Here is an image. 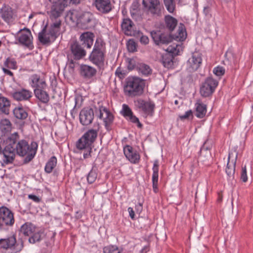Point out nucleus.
<instances>
[{"label": "nucleus", "instance_id": "obj_5", "mask_svg": "<svg viewBox=\"0 0 253 253\" xmlns=\"http://www.w3.org/2000/svg\"><path fill=\"white\" fill-rule=\"evenodd\" d=\"M145 85L144 80L136 77H129L126 80L124 91L130 97L140 96L144 92Z\"/></svg>", "mask_w": 253, "mask_h": 253}, {"label": "nucleus", "instance_id": "obj_13", "mask_svg": "<svg viewBox=\"0 0 253 253\" xmlns=\"http://www.w3.org/2000/svg\"><path fill=\"white\" fill-rule=\"evenodd\" d=\"M135 107L141 110L147 116H152L155 108V104L151 101H146L141 98L134 101Z\"/></svg>", "mask_w": 253, "mask_h": 253}, {"label": "nucleus", "instance_id": "obj_52", "mask_svg": "<svg viewBox=\"0 0 253 253\" xmlns=\"http://www.w3.org/2000/svg\"><path fill=\"white\" fill-rule=\"evenodd\" d=\"M190 117H191L192 118L193 117V112L191 110L186 111L183 115L180 116L179 118L182 120L189 119Z\"/></svg>", "mask_w": 253, "mask_h": 253}, {"label": "nucleus", "instance_id": "obj_57", "mask_svg": "<svg viewBox=\"0 0 253 253\" xmlns=\"http://www.w3.org/2000/svg\"><path fill=\"white\" fill-rule=\"evenodd\" d=\"M2 71L5 75H8L10 77H13L14 75L13 73L9 70L6 69L5 68H2Z\"/></svg>", "mask_w": 253, "mask_h": 253}, {"label": "nucleus", "instance_id": "obj_16", "mask_svg": "<svg viewBox=\"0 0 253 253\" xmlns=\"http://www.w3.org/2000/svg\"><path fill=\"white\" fill-rule=\"evenodd\" d=\"M94 116V111L92 108H84L80 113V122L82 125L87 126L92 123Z\"/></svg>", "mask_w": 253, "mask_h": 253}, {"label": "nucleus", "instance_id": "obj_34", "mask_svg": "<svg viewBox=\"0 0 253 253\" xmlns=\"http://www.w3.org/2000/svg\"><path fill=\"white\" fill-rule=\"evenodd\" d=\"M57 165V159L55 156H52L46 163L44 170L47 173H51Z\"/></svg>", "mask_w": 253, "mask_h": 253}, {"label": "nucleus", "instance_id": "obj_44", "mask_svg": "<svg viewBox=\"0 0 253 253\" xmlns=\"http://www.w3.org/2000/svg\"><path fill=\"white\" fill-rule=\"evenodd\" d=\"M122 112L123 116L127 119L133 114L130 108L126 104L123 105V109Z\"/></svg>", "mask_w": 253, "mask_h": 253}, {"label": "nucleus", "instance_id": "obj_54", "mask_svg": "<svg viewBox=\"0 0 253 253\" xmlns=\"http://www.w3.org/2000/svg\"><path fill=\"white\" fill-rule=\"evenodd\" d=\"M81 0H63V2H64L66 6H67L68 5L71 4H79L81 2Z\"/></svg>", "mask_w": 253, "mask_h": 253}, {"label": "nucleus", "instance_id": "obj_48", "mask_svg": "<svg viewBox=\"0 0 253 253\" xmlns=\"http://www.w3.org/2000/svg\"><path fill=\"white\" fill-rule=\"evenodd\" d=\"M123 150L126 157H129V154L135 151L133 148L129 145H126L124 146Z\"/></svg>", "mask_w": 253, "mask_h": 253}, {"label": "nucleus", "instance_id": "obj_29", "mask_svg": "<svg viewBox=\"0 0 253 253\" xmlns=\"http://www.w3.org/2000/svg\"><path fill=\"white\" fill-rule=\"evenodd\" d=\"M13 114L14 117L19 120H25L28 116L26 110L22 106L16 107L13 110Z\"/></svg>", "mask_w": 253, "mask_h": 253}, {"label": "nucleus", "instance_id": "obj_6", "mask_svg": "<svg viewBox=\"0 0 253 253\" xmlns=\"http://www.w3.org/2000/svg\"><path fill=\"white\" fill-rule=\"evenodd\" d=\"M106 52L105 43L101 40L97 39L88 59L91 63L101 69L104 64Z\"/></svg>", "mask_w": 253, "mask_h": 253}, {"label": "nucleus", "instance_id": "obj_39", "mask_svg": "<svg viewBox=\"0 0 253 253\" xmlns=\"http://www.w3.org/2000/svg\"><path fill=\"white\" fill-rule=\"evenodd\" d=\"M4 65L11 69L15 70L17 68V62L15 59L8 57L4 62Z\"/></svg>", "mask_w": 253, "mask_h": 253}, {"label": "nucleus", "instance_id": "obj_64", "mask_svg": "<svg viewBox=\"0 0 253 253\" xmlns=\"http://www.w3.org/2000/svg\"><path fill=\"white\" fill-rule=\"evenodd\" d=\"M136 207L138 208V210L141 211L142 209V205L139 203L138 205L136 206Z\"/></svg>", "mask_w": 253, "mask_h": 253}, {"label": "nucleus", "instance_id": "obj_3", "mask_svg": "<svg viewBox=\"0 0 253 253\" xmlns=\"http://www.w3.org/2000/svg\"><path fill=\"white\" fill-rule=\"evenodd\" d=\"M186 31L184 25L180 23L178 26L176 34L171 35L160 31H153L151 36L155 44L158 46L167 45L173 40L177 41H183L186 38Z\"/></svg>", "mask_w": 253, "mask_h": 253}, {"label": "nucleus", "instance_id": "obj_50", "mask_svg": "<svg viewBox=\"0 0 253 253\" xmlns=\"http://www.w3.org/2000/svg\"><path fill=\"white\" fill-rule=\"evenodd\" d=\"M115 74L120 79H124L126 76V72L124 70H122L120 67H118L117 69Z\"/></svg>", "mask_w": 253, "mask_h": 253}, {"label": "nucleus", "instance_id": "obj_49", "mask_svg": "<svg viewBox=\"0 0 253 253\" xmlns=\"http://www.w3.org/2000/svg\"><path fill=\"white\" fill-rule=\"evenodd\" d=\"M241 180L244 182H246L248 180L247 169H246V166L242 167V171H241Z\"/></svg>", "mask_w": 253, "mask_h": 253}, {"label": "nucleus", "instance_id": "obj_25", "mask_svg": "<svg viewBox=\"0 0 253 253\" xmlns=\"http://www.w3.org/2000/svg\"><path fill=\"white\" fill-rule=\"evenodd\" d=\"M202 58L199 53H193L191 58L188 60V64L191 71H195L197 70L202 63Z\"/></svg>", "mask_w": 253, "mask_h": 253}, {"label": "nucleus", "instance_id": "obj_43", "mask_svg": "<svg viewBox=\"0 0 253 253\" xmlns=\"http://www.w3.org/2000/svg\"><path fill=\"white\" fill-rule=\"evenodd\" d=\"M158 174H152V186L153 191L157 193H158L159 189L158 187Z\"/></svg>", "mask_w": 253, "mask_h": 253}, {"label": "nucleus", "instance_id": "obj_4", "mask_svg": "<svg viewBox=\"0 0 253 253\" xmlns=\"http://www.w3.org/2000/svg\"><path fill=\"white\" fill-rule=\"evenodd\" d=\"M94 35L90 32H86L82 34L80 37L81 43L75 42L71 45V51L73 54V59L80 60L86 55L84 49L85 47L90 48L93 44Z\"/></svg>", "mask_w": 253, "mask_h": 253}, {"label": "nucleus", "instance_id": "obj_27", "mask_svg": "<svg viewBox=\"0 0 253 253\" xmlns=\"http://www.w3.org/2000/svg\"><path fill=\"white\" fill-rule=\"evenodd\" d=\"M1 17L4 21L10 23L13 20V12L9 6H4L0 9Z\"/></svg>", "mask_w": 253, "mask_h": 253}, {"label": "nucleus", "instance_id": "obj_23", "mask_svg": "<svg viewBox=\"0 0 253 253\" xmlns=\"http://www.w3.org/2000/svg\"><path fill=\"white\" fill-rule=\"evenodd\" d=\"M99 129V124L96 123L93 125V128L88 129L83 136L92 145L96 139Z\"/></svg>", "mask_w": 253, "mask_h": 253}, {"label": "nucleus", "instance_id": "obj_46", "mask_svg": "<svg viewBox=\"0 0 253 253\" xmlns=\"http://www.w3.org/2000/svg\"><path fill=\"white\" fill-rule=\"evenodd\" d=\"M127 119H128L131 122L137 124V126L139 128H141L142 127V125L140 123L139 121L138 118H137L135 116L132 114L130 117H129Z\"/></svg>", "mask_w": 253, "mask_h": 253}, {"label": "nucleus", "instance_id": "obj_32", "mask_svg": "<svg viewBox=\"0 0 253 253\" xmlns=\"http://www.w3.org/2000/svg\"><path fill=\"white\" fill-rule=\"evenodd\" d=\"M8 136L5 138L0 137V155H3V161L7 159V153H6L5 150L8 146Z\"/></svg>", "mask_w": 253, "mask_h": 253}, {"label": "nucleus", "instance_id": "obj_58", "mask_svg": "<svg viewBox=\"0 0 253 253\" xmlns=\"http://www.w3.org/2000/svg\"><path fill=\"white\" fill-rule=\"evenodd\" d=\"M127 210H128L129 216L131 217V218L132 219H134L135 213H134V211L133 209L132 208H131V207H129L128 208Z\"/></svg>", "mask_w": 253, "mask_h": 253}, {"label": "nucleus", "instance_id": "obj_26", "mask_svg": "<svg viewBox=\"0 0 253 253\" xmlns=\"http://www.w3.org/2000/svg\"><path fill=\"white\" fill-rule=\"evenodd\" d=\"M46 89L36 88L34 89L35 97L42 103L47 104L49 101V95Z\"/></svg>", "mask_w": 253, "mask_h": 253}, {"label": "nucleus", "instance_id": "obj_2", "mask_svg": "<svg viewBox=\"0 0 253 253\" xmlns=\"http://www.w3.org/2000/svg\"><path fill=\"white\" fill-rule=\"evenodd\" d=\"M52 3L50 11V17L55 19L47 29V24L45 25L38 34V40L43 45L48 44L53 42L60 35L61 21L57 19L60 17L66 6L64 2L62 3L58 0L50 1Z\"/></svg>", "mask_w": 253, "mask_h": 253}, {"label": "nucleus", "instance_id": "obj_15", "mask_svg": "<svg viewBox=\"0 0 253 253\" xmlns=\"http://www.w3.org/2000/svg\"><path fill=\"white\" fill-rule=\"evenodd\" d=\"M10 96L17 101H29L33 96L31 91L26 88H20L10 93Z\"/></svg>", "mask_w": 253, "mask_h": 253}, {"label": "nucleus", "instance_id": "obj_53", "mask_svg": "<svg viewBox=\"0 0 253 253\" xmlns=\"http://www.w3.org/2000/svg\"><path fill=\"white\" fill-rule=\"evenodd\" d=\"M159 161L156 160L154 161L153 167V174H158L159 172Z\"/></svg>", "mask_w": 253, "mask_h": 253}, {"label": "nucleus", "instance_id": "obj_36", "mask_svg": "<svg viewBox=\"0 0 253 253\" xmlns=\"http://www.w3.org/2000/svg\"><path fill=\"white\" fill-rule=\"evenodd\" d=\"M103 253H121L123 250L116 245H109L103 249Z\"/></svg>", "mask_w": 253, "mask_h": 253}, {"label": "nucleus", "instance_id": "obj_41", "mask_svg": "<svg viewBox=\"0 0 253 253\" xmlns=\"http://www.w3.org/2000/svg\"><path fill=\"white\" fill-rule=\"evenodd\" d=\"M97 173L96 170L92 169L87 176V180L89 184L93 183L97 178Z\"/></svg>", "mask_w": 253, "mask_h": 253}, {"label": "nucleus", "instance_id": "obj_60", "mask_svg": "<svg viewBox=\"0 0 253 253\" xmlns=\"http://www.w3.org/2000/svg\"><path fill=\"white\" fill-rule=\"evenodd\" d=\"M149 246H145L141 250V253H146L149 251Z\"/></svg>", "mask_w": 253, "mask_h": 253}, {"label": "nucleus", "instance_id": "obj_51", "mask_svg": "<svg viewBox=\"0 0 253 253\" xmlns=\"http://www.w3.org/2000/svg\"><path fill=\"white\" fill-rule=\"evenodd\" d=\"M177 45H176L175 46L172 45L169 46L167 49V51L172 54H177L178 50H177Z\"/></svg>", "mask_w": 253, "mask_h": 253}, {"label": "nucleus", "instance_id": "obj_59", "mask_svg": "<svg viewBox=\"0 0 253 253\" xmlns=\"http://www.w3.org/2000/svg\"><path fill=\"white\" fill-rule=\"evenodd\" d=\"M211 10V7L209 6H207L204 7L203 11H204V14L206 16H208V15L210 14Z\"/></svg>", "mask_w": 253, "mask_h": 253}, {"label": "nucleus", "instance_id": "obj_28", "mask_svg": "<svg viewBox=\"0 0 253 253\" xmlns=\"http://www.w3.org/2000/svg\"><path fill=\"white\" fill-rule=\"evenodd\" d=\"M165 24L166 28L172 32L177 25V20L172 16L167 15L165 17Z\"/></svg>", "mask_w": 253, "mask_h": 253}, {"label": "nucleus", "instance_id": "obj_63", "mask_svg": "<svg viewBox=\"0 0 253 253\" xmlns=\"http://www.w3.org/2000/svg\"><path fill=\"white\" fill-rule=\"evenodd\" d=\"M68 60L70 62V66L71 67V65H72L73 66L74 65V60L73 59H71L70 60L69 59V58L68 57Z\"/></svg>", "mask_w": 253, "mask_h": 253}, {"label": "nucleus", "instance_id": "obj_33", "mask_svg": "<svg viewBox=\"0 0 253 253\" xmlns=\"http://www.w3.org/2000/svg\"><path fill=\"white\" fill-rule=\"evenodd\" d=\"M136 70L145 76H147L152 73V69L150 66L142 63L137 64Z\"/></svg>", "mask_w": 253, "mask_h": 253}, {"label": "nucleus", "instance_id": "obj_20", "mask_svg": "<svg viewBox=\"0 0 253 253\" xmlns=\"http://www.w3.org/2000/svg\"><path fill=\"white\" fill-rule=\"evenodd\" d=\"M99 111V118L103 120L105 127L108 129L109 126L113 122L114 116L106 107L100 106Z\"/></svg>", "mask_w": 253, "mask_h": 253}, {"label": "nucleus", "instance_id": "obj_35", "mask_svg": "<svg viewBox=\"0 0 253 253\" xmlns=\"http://www.w3.org/2000/svg\"><path fill=\"white\" fill-rule=\"evenodd\" d=\"M11 125L9 120L3 119L0 122V129L3 133H6L11 130Z\"/></svg>", "mask_w": 253, "mask_h": 253}, {"label": "nucleus", "instance_id": "obj_9", "mask_svg": "<svg viewBox=\"0 0 253 253\" xmlns=\"http://www.w3.org/2000/svg\"><path fill=\"white\" fill-rule=\"evenodd\" d=\"M143 7L147 9L148 14L153 17H160L164 10L163 5L159 0H150L146 3H142Z\"/></svg>", "mask_w": 253, "mask_h": 253}, {"label": "nucleus", "instance_id": "obj_11", "mask_svg": "<svg viewBox=\"0 0 253 253\" xmlns=\"http://www.w3.org/2000/svg\"><path fill=\"white\" fill-rule=\"evenodd\" d=\"M218 85V82L211 77L207 78L200 87V94L204 97L211 96Z\"/></svg>", "mask_w": 253, "mask_h": 253}, {"label": "nucleus", "instance_id": "obj_24", "mask_svg": "<svg viewBox=\"0 0 253 253\" xmlns=\"http://www.w3.org/2000/svg\"><path fill=\"white\" fill-rule=\"evenodd\" d=\"M134 24L128 18H124L121 23L122 30L126 35L132 36L134 34Z\"/></svg>", "mask_w": 253, "mask_h": 253}, {"label": "nucleus", "instance_id": "obj_8", "mask_svg": "<svg viewBox=\"0 0 253 253\" xmlns=\"http://www.w3.org/2000/svg\"><path fill=\"white\" fill-rule=\"evenodd\" d=\"M23 247V241L21 240L17 241L14 235L6 238L0 239V248L3 249H10L15 253H17L20 252Z\"/></svg>", "mask_w": 253, "mask_h": 253}, {"label": "nucleus", "instance_id": "obj_37", "mask_svg": "<svg viewBox=\"0 0 253 253\" xmlns=\"http://www.w3.org/2000/svg\"><path fill=\"white\" fill-rule=\"evenodd\" d=\"M162 63L165 67L170 68L173 65L172 57L169 54L163 56Z\"/></svg>", "mask_w": 253, "mask_h": 253}, {"label": "nucleus", "instance_id": "obj_38", "mask_svg": "<svg viewBox=\"0 0 253 253\" xmlns=\"http://www.w3.org/2000/svg\"><path fill=\"white\" fill-rule=\"evenodd\" d=\"M126 157L130 163L134 164H138L140 160V155L136 150L130 153L129 157Z\"/></svg>", "mask_w": 253, "mask_h": 253}, {"label": "nucleus", "instance_id": "obj_18", "mask_svg": "<svg viewBox=\"0 0 253 253\" xmlns=\"http://www.w3.org/2000/svg\"><path fill=\"white\" fill-rule=\"evenodd\" d=\"M19 34L18 37L19 42L22 45L27 47H30L32 45V35L29 29L25 28L19 31Z\"/></svg>", "mask_w": 253, "mask_h": 253}, {"label": "nucleus", "instance_id": "obj_40", "mask_svg": "<svg viewBox=\"0 0 253 253\" xmlns=\"http://www.w3.org/2000/svg\"><path fill=\"white\" fill-rule=\"evenodd\" d=\"M164 3L167 10L169 13H173L175 9L174 0H164Z\"/></svg>", "mask_w": 253, "mask_h": 253}, {"label": "nucleus", "instance_id": "obj_42", "mask_svg": "<svg viewBox=\"0 0 253 253\" xmlns=\"http://www.w3.org/2000/svg\"><path fill=\"white\" fill-rule=\"evenodd\" d=\"M126 45L127 50L130 52H134L137 50V44L133 40H129Z\"/></svg>", "mask_w": 253, "mask_h": 253}, {"label": "nucleus", "instance_id": "obj_1", "mask_svg": "<svg viewBox=\"0 0 253 253\" xmlns=\"http://www.w3.org/2000/svg\"><path fill=\"white\" fill-rule=\"evenodd\" d=\"M8 146L5 150L7 153V159L4 160L6 164L13 163L16 154L20 157H24L23 163H29L35 157L38 144L35 141H32L29 144L28 141L20 139L18 132H14L8 136Z\"/></svg>", "mask_w": 253, "mask_h": 253}, {"label": "nucleus", "instance_id": "obj_47", "mask_svg": "<svg viewBox=\"0 0 253 253\" xmlns=\"http://www.w3.org/2000/svg\"><path fill=\"white\" fill-rule=\"evenodd\" d=\"M137 64L136 61L133 59H127V68L129 70H132L134 69H136Z\"/></svg>", "mask_w": 253, "mask_h": 253}, {"label": "nucleus", "instance_id": "obj_61", "mask_svg": "<svg viewBox=\"0 0 253 253\" xmlns=\"http://www.w3.org/2000/svg\"><path fill=\"white\" fill-rule=\"evenodd\" d=\"M208 147L206 146V142L203 144V145L201 147L200 153V154L202 153L203 151H207L208 150Z\"/></svg>", "mask_w": 253, "mask_h": 253}, {"label": "nucleus", "instance_id": "obj_30", "mask_svg": "<svg viewBox=\"0 0 253 253\" xmlns=\"http://www.w3.org/2000/svg\"><path fill=\"white\" fill-rule=\"evenodd\" d=\"M196 116L198 118H204L207 113V106L203 104L200 100L195 103Z\"/></svg>", "mask_w": 253, "mask_h": 253}, {"label": "nucleus", "instance_id": "obj_22", "mask_svg": "<svg viewBox=\"0 0 253 253\" xmlns=\"http://www.w3.org/2000/svg\"><path fill=\"white\" fill-rule=\"evenodd\" d=\"M30 84L32 87L36 88L46 89L47 84L45 81L41 78L40 75L37 74L32 75L30 79Z\"/></svg>", "mask_w": 253, "mask_h": 253}, {"label": "nucleus", "instance_id": "obj_21", "mask_svg": "<svg viewBox=\"0 0 253 253\" xmlns=\"http://www.w3.org/2000/svg\"><path fill=\"white\" fill-rule=\"evenodd\" d=\"M97 70L92 66L82 64L80 66V75L85 79H90L96 74Z\"/></svg>", "mask_w": 253, "mask_h": 253}, {"label": "nucleus", "instance_id": "obj_19", "mask_svg": "<svg viewBox=\"0 0 253 253\" xmlns=\"http://www.w3.org/2000/svg\"><path fill=\"white\" fill-rule=\"evenodd\" d=\"M92 145L90 142L87 140L86 138L82 136L77 142L76 147L80 150H84L86 152L83 154L84 159H86L90 156V153L92 150Z\"/></svg>", "mask_w": 253, "mask_h": 253}, {"label": "nucleus", "instance_id": "obj_12", "mask_svg": "<svg viewBox=\"0 0 253 253\" xmlns=\"http://www.w3.org/2000/svg\"><path fill=\"white\" fill-rule=\"evenodd\" d=\"M237 156L238 153L235 150L229 152L225 172L229 180H232L234 178Z\"/></svg>", "mask_w": 253, "mask_h": 253}, {"label": "nucleus", "instance_id": "obj_17", "mask_svg": "<svg viewBox=\"0 0 253 253\" xmlns=\"http://www.w3.org/2000/svg\"><path fill=\"white\" fill-rule=\"evenodd\" d=\"M93 4L101 14L109 13L113 7L110 0H93Z\"/></svg>", "mask_w": 253, "mask_h": 253}, {"label": "nucleus", "instance_id": "obj_7", "mask_svg": "<svg viewBox=\"0 0 253 253\" xmlns=\"http://www.w3.org/2000/svg\"><path fill=\"white\" fill-rule=\"evenodd\" d=\"M75 15L77 19V26L82 29H93L97 24V20L90 12H76Z\"/></svg>", "mask_w": 253, "mask_h": 253}, {"label": "nucleus", "instance_id": "obj_10", "mask_svg": "<svg viewBox=\"0 0 253 253\" xmlns=\"http://www.w3.org/2000/svg\"><path fill=\"white\" fill-rule=\"evenodd\" d=\"M14 221L12 212L5 206L0 207V230L7 226H12Z\"/></svg>", "mask_w": 253, "mask_h": 253}, {"label": "nucleus", "instance_id": "obj_55", "mask_svg": "<svg viewBox=\"0 0 253 253\" xmlns=\"http://www.w3.org/2000/svg\"><path fill=\"white\" fill-rule=\"evenodd\" d=\"M140 42L144 45L148 44L149 42L148 37L146 36L142 35L140 38Z\"/></svg>", "mask_w": 253, "mask_h": 253}, {"label": "nucleus", "instance_id": "obj_31", "mask_svg": "<svg viewBox=\"0 0 253 253\" xmlns=\"http://www.w3.org/2000/svg\"><path fill=\"white\" fill-rule=\"evenodd\" d=\"M36 227L31 223L26 222L20 228V232L26 236H30L35 231Z\"/></svg>", "mask_w": 253, "mask_h": 253}, {"label": "nucleus", "instance_id": "obj_45", "mask_svg": "<svg viewBox=\"0 0 253 253\" xmlns=\"http://www.w3.org/2000/svg\"><path fill=\"white\" fill-rule=\"evenodd\" d=\"M213 73L217 76H221L225 73L224 68L221 66H218L213 69Z\"/></svg>", "mask_w": 253, "mask_h": 253}, {"label": "nucleus", "instance_id": "obj_14", "mask_svg": "<svg viewBox=\"0 0 253 253\" xmlns=\"http://www.w3.org/2000/svg\"><path fill=\"white\" fill-rule=\"evenodd\" d=\"M56 233L51 231H48L45 233L39 229L36 228L35 231L32 233L29 237V242L31 244H35L37 242H40L44 236L47 238H50L51 241L54 240Z\"/></svg>", "mask_w": 253, "mask_h": 253}, {"label": "nucleus", "instance_id": "obj_62", "mask_svg": "<svg viewBox=\"0 0 253 253\" xmlns=\"http://www.w3.org/2000/svg\"><path fill=\"white\" fill-rule=\"evenodd\" d=\"M221 3H228L231 2L233 0H219Z\"/></svg>", "mask_w": 253, "mask_h": 253}, {"label": "nucleus", "instance_id": "obj_56", "mask_svg": "<svg viewBox=\"0 0 253 253\" xmlns=\"http://www.w3.org/2000/svg\"><path fill=\"white\" fill-rule=\"evenodd\" d=\"M28 198L36 203H39L41 201L40 198L35 195L30 194L28 195Z\"/></svg>", "mask_w": 253, "mask_h": 253}]
</instances>
